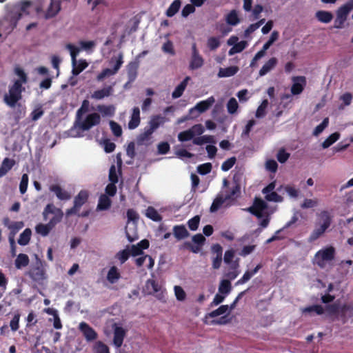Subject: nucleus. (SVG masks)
<instances>
[{
    "label": "nucleus",
    "mask_w": 353,
    "mask_h": 353,
    "mask_svg": "<svg viewBox=\"0 0 353 353\" xmlns=\"http://www.w3.org/2000/svg\"><path fill=\"white\" fill-rule=\"evenodd\" d=\"M239 68L237 66H230L225 68H220L218 77H229L234 76L239 71Z\"/></svg>",
    "instance_id": "nucleus-30"
},
{
    "label": "nucleus",
    "mask_w": 353,
    "mask_h": 353,
    "mask_svg": "<svg viewBox=\"0 0 353 353\" xmlns=\"http://www.w3.org/2000/svg\"><path fill=\"white\" fill-rule=\"evenodd\" d=\"M353 9V0L347 1L344 5L341 6L336 11V17L334 20V27L341 29L347 19L348 14Z\"/></svg>",
    "instance_id": "nucleus-8"
},
{
    "label": "nucleus",
    "mask_w": 353,
    "mask_h": 353,
    "mask_svg": "<svg viewBox=\"0 0 353 353\" xmlns=\"http://www.w3.org/2000/svg\"><path fill=\"white\" fill-rule=\"evenodd\" d=\"M194 134L190 129L181 132L178 134V140L181 142L193 141Z\"/></svg>",
    "instance_id": "nucleus-44"
},
{
    "label": "nucleus",
    "mask_w": 353,
    "mask_h": 353,
    "mask_svg": "<svg viewBox=\"0 0 353 353\" xmlns=\"http://www.w3.org/2000/svg\"><path fill=\"white\" fill-rule=\"evenodd\" d=\"M325 310L330 316H334L343 324L347 322L350 318H353V303H344L339 305L337 303L325 306Z\"/></svg>",
    "instance_id": "nucleus-2"
},
{
    "label": "nucleus",
    "mask_w": 353,
    "mask_h": 353,
    "mask_svg": "<svg viewBox=\"0 0 353 353\" xmlns=\"http://www.w3.org/2000/svg\"><path fill=\"white\" fill-rule=\"evenodd\" d=\"M314 312L319 315L324 313V309L321 305H313L303 309V312Z\"/></svg>",
    "instance_id": "nucleus-57"
},
{
    "label": "nucleus",
    "mask_w": 353,
    "mask_h": 353,
    "mask_svg": "<svg viewBox=\"0 0 353 353\" xmlns=\"http://www.w3.org/2000/svg\"><path fill=\"white\" fill-rule=\"evenodd\" d=\"M204 63L203 57L199 54L196 43L192 45V57L189 68L191 70H196L201 68Z\"/></svg>",
    "instance_id": "nucleus-12"
},
{
    "label": "nucleus",
    "mask_w": 353,
    "mask_h": 353,
    "mask_svg": "<svg viewBox=\"0 0 353 353\" xmlns=\"http://www.w3.org/2000/svg\"><path fill=\"white\" fill-rule=\"evenodd\" d=\"M277 63L278 60L276 58H270L267 62L265 63V64L259 70V75L261 77L265 75L276 65Z\"/></svg>",
    "instance_id": "nucleus-26"
},
{
    "label": "nucleus",
    "mask_w": 353,
    "mask_h": 353,
    "mask_svg": "<svg viewBox=\"0 0 353 353\" xmlns=\"http://www.w3.org/2000/svg\"><path fill=\"white\" fill-rule=\"evenodd\" d=\"M140 123V110L139 107H134L132 109V114L130 120L128 122L129 129L133 130L139 126Z\"/></svg>",
    "instance_id": "nucleus-19"
},
{
    "label": "nucleus",
    "mask_w": 353,
    "mask_h": 353,
    "mask_svg": "<svg viewBox=\"0 0 353 353\" xmlns=\"http://www.w3.org/2000/svg\"><path fill=\"white\" fill-rule=\"evenodd\" d=\"M181 2L180 0H174L166 10V15L168 17H173L176 14L181 7Z\"/></svg>",
    "instance_id": "nucleus-39"
},
{
    "label": "nucleus",
    "mask_w": 353,
    "mask_h": 353,
    "mask_svg": "<svg viewBox=\"0 0 353 353\" xmlns=\"http://www.w3.org/2000/svg\"><path fill=\"white\" fill-rule=\"evenodd\" d=\"M24 90L20 80H16L14 84L9 87L8 94L3 97V101L10 107H15L17 103L22 98V92Z\"/></svg>",
    "instance_id": "nucleus-4"
},
{
    "label": "nucleus",
    "mask_w": 353,
    "mask_h": 353,
    "mask_svg": "<svg viewBox=\"0 0 353 353\" xmlns=\"http://www.w3.org/2000/svg\"><path fill=\"white\" fill-rule=\"evenodd\" d=\"M121 278V274L116 266H112L110 268L108 274L107 280L112 284L115 283Z\"/></svg>",
    "instance_id": "nucleus-32"
},
{
    "label": "nucleus",
    "mask_w": 353,
    "mask_h": 353,
    "mask_svg": "<svg viewBox=\"0 0 353 353\" xmlns=\"http://www.w3.org/2000/svg\"><path fill=\"white\" fill-rule=\"evenodd\" d=\"M21 314L19 312H16L10 322V327L12 332H16L19 328V320Z\"/></svg>",
    "instance_id": "nucleus-49"
},
{
    "label": "nucleus",
    "mask_w": 353,
    "mask_h": 353,
    "mask_svg": "<svg viewBox=\"0 0 353 353\" xmlns=\"http://www.w3.org/2000/svg\"><path fill=\"white\" fill-rule=\"evenodd\" d=\"M50 190L54 192L57 197L60 200H69L71 197L70 193L62 189V188L59 185H50Z\"/></svg>",
    "instance_id": "nucleus-18"
},
{
    "label": "nucleus",
    "mask_w": 353,
    "mask_h": 353,
    "mask_svg": "<svg viewBox=\"0 0 353 353\" xmlns=\"http://www.w3.org/2000/svg\"><path fill=\"white\" fill-rule=\"evenodd\" d=\"M101 122V117L99 114L93 112L86 116L84 120H81V118L76 120L75 125L78 129L82 131H88L92 127L97 125Z\"/></svg>",
    "instance_id": "nucleus-9"
},
{
    "label": "nucleus",
    "mask_w": 353,
    "mask_h": 353,
    "mask_svg": "<svg viewBox=\"0 0 353 353\" xmlns=\"http://www.w3.org/2000/svg\"><path fill=\"white\" fill-rule=\"evenodd\" d=\"M79 329L87 341H93L98 338L97 332L85 322L80 323Z\"/></svg>",
    "instance_id": "nucleus-13"
},
{
    "label": "nucleus",
    "mask_w": 353,
    "mask_h": 353,
    "mask_svg": "<svg viewBox=\"0 0 353 353\" xmlns=\"http://www.w3.org/2000/svg\"><path fill=\"white\" fill-rule=\"evenodd\" d=\"M290 157V154L287 152L285 149L281 148L279 150L276 158L281 163H285Z\"/></svg>",
    "instance_id": "nucleus-62"
},
{
    "label": "nucleus",
    "mask_w": 353,
    "mask_h": 353,
    "mask_svg": "<svg viewBox=\"0 0 353 353\" xmlns=\"http://www.w3.org/2000/svg\"><path fill=\"white\" fill-rule=\"evenodd\" d=\"M125 334L126 332L122 327L114 325L113 344L117 348L122 345Z\"/></svg>",
    "instance_id": "nucleus-16"
},
{
    "label": "nucleus",
    "mask_w": 353,
    "mask_h": 353,
    "mask_svg": "<svg viewBox=\"0 0 353 353\" xmlns=\"http://www.w3.org/2000/svg\"><path fill=\"white\" fill-rule=\"evenodd\" d=\"M88 107L89 101L88 100H84L82 103L81 108L77 111V119L79 120L81 118L82 114L88 111Z\"/></svg>",
    "instance_id": "nucleus-61"
},
{
    "label": "nucleus",
    "mask_w": 353,
    "mask_h": 353,
    "mask_svg": "<svg viewBox=\"0 0 353 353\" xmlns=\"http://www.w3.org/2000/svg\"><path fill=\"white\" fill-rule=\"evenodd\" d=\"M226 22L231 26H236L240 22L237 12L235 10H232L227 15Z\"/></svg>",
    "instance_id": "nucleus-46"
},
{
    "label": "nucleus",
    "mask_w": 353,
    "mask_h": 353,
    "mask_svg": "<svg viewBox=\"0 0 353 353\" xmlns=\"http://www.w3.org/2000/svg\"><path fill=\"white\" fill-rule=\"evenodd\" d=\"M61 10L60 0H50L45 12V18L50 19L55 17Z\"/></svg>",
    "instance_id": "nucleus-15"
},
{
    "label": "nucleus",
    "mask_w": 353,
    "mask_h": 353,
    "mask_svg": "<svg viewBox=\"0 0 353 353\" xmlns=\"http://www.w3.org/2000/svg\"><path fill=\"white\" fill-rule=\"evenodd\" d=\"M89 199V192L86 190H81L74 198V205L72 208L67 209L66 216L77 214L81 208L85 204Z\"/></svg>",
    "instance_id": "nucleus-7"
},
{
    "label": "nucleus",
    "mask_w": 353,
    "mask_h": 353,
    "mask_svg": "<svg viewBox=\"0 0 353 353\" xmlns=\"http://www.w3.org/2000/svg\"><path fill=\"white\" fill-rule=\"evenodd\" d=\"M88 64L85 60H80L79 63L77 62L72 65V73L74 76L79 75L83 70L88 67Z\"/></svg>",
    "instance_id": "nucleus-38"
},
{
    "label": "nucleus",
    "mask_w": 353,
    "mask_h": 353,
    "mask_svg": "<svg viewBox=\"0 0 353 353\" xmlns=\"http://www.w3.org/2000/svg\"><path fill=\"white\" fill-rule=\"evenodd\" d=\"M293 84L291 87V92L294 95L300 94L306 85V79L303 76H297L292 78Z\"/></svg>",
    "instance_id": "nucleus-14"
},
{
    "label": "nucleus",
    "mask_w": 353,
    "mask_h": 353,
    "mask_svg": "<svg viewBox=\"0 0 353 353\" xmlns=\"http://www.w3.org/2000/svg\"><path fill=\"white\" fill-rule=\"evenodd\" d=\"M231 283L229 280H223L219 285V292L221 294H228L231 291Z\"/></svg>",
    "instance_id": "nucleus-50"
},
{
    "label": "nucleus",
    "mask_w": 353,
    "mask_h": 353,
    "mask_svg": "<svg viewBox=\"0 0 353 353\" xmlns=\"http://www.w3.org/2000/svg\"><path fill=\"white\" fill-rule=\"evenodd\" d=\"M340 138V134L339 132H334L330 134L323 143L322 147L323 148H327L333 143H334Z\"/></svg>",
    "instance_id": "nucleus-43"
},
{
    "label": "nucleus",
    "mask_w": 353,
    "mask_h": 353,
    "mask_svg": "<svg viewBox=\"0 0 353 353\" xmlns=\"http://www.w3.org/2000/svg\"><path fill=\"white\" fill-rule=\"evenodd\" d=\"M109 124L113 134L117 137H121L122 134L121 125L114 121H110Z\"/></svg>",
    "instance_id": "nucleus-56"
},
{
    "label": "nucleus",
    "mask_w": 353,
    "mask_h": 353,
    "mask_svg": "<svg viewBox=\"0 0 353 353\" xmlns=\"http://www.w3.org/2000/svg\"><path fill=\"white\" fill-rule=\"evenodd\" d=\"M227 199H225V197H223L222 195L219 194L214 199L210 210L211 212H216L219 208L222 206V205L224 203V202Z\"/></svg>",
    "instance_id": "nucleus-37"
},
{
    "label": "nucleus",
    "mask_w": 353,
    "mask_h": 353,
    "mask_svg": "<svg viewBox=\"0 0 353 353\" xmlns=\"http://www.w3.org/2000/svg\"><path fill=\"white\" fill-rule=\"evenodd\" d=\"M173 234L177 240H181L189 236L190 233L184 225H176L173 227Z\"/></svg>",
    "instance_id": "nucleus-20"
},
{
    "label": "nucleus",
    "mask_w": 353,
    "mask_h": 353,
    "mask_svg": "<svg viewBox=\"0 0 353 353\" xmlns=\"http://www.w3.org/2000/svg\"><path fill=\"white\" fill-rule=\"evenodd\" d=\"M164 123V117L160 115L153 116L150 121L148 122V125L145 127L149 131L151 132H154L161 124Z\"/></svg>",
    "instance_id": "nucleus-22"
},
{
    "label": "nucleus",
    "mask_w": 353,
    "mask_h": 353,
    "mask_svg": "<svg viewBox=\"0 0 353 353\" xmlns=\"http://www.w3.org/2000/svg\"><path fill=\"white\" fill-rule=\"evenodd\" d=\"M145 215L148 218L154 221H160L162 219V216L159 214L157 210L152 206L147 208Z\"/></svg>",
    "instance_id": "nucleus-40"
},
{
    "label": "nucleus",
    "mask_w": 353,
    "mask_h": 353,
    "mask_svg": "<svg viewBox=\"0 0 353 353\" xmlns=\"http://www.w3.org/2000/svg\"><path fill=\"white\" fill-rule=\"evenodd\" d=\"M234 256V251L233 250H228L225 251L224 254V262L227 264H230L231 269L236 270L239 268V260H236L232 261V259Z\"/></svg>",
    "instance_id": "nucleus-25"
},
{
    "label": "nucleus",
    "mask_w": 353,
    "mask_h": 353,
    "mask_svg": "<svg viewBox=\"0 0 353 353\" xmlns=\"http://www.w3.org/2000/svg\"><path fill=\"white\" fill-rule=\"evenodd\" d=\"M28 176L27 174H23L21 176V179L19 184V191L21 194H23L28 188Z\"/></svg>",
    "instance_id": "nucleus-59"
},
{
    "label": "nucleus",
    "mask_w": 353,
    "mask_h": 353,
    "mask_svg": "<svg viewBox=\"0 0 353 353\" xmlns=\"http://www.w3.org/2000/svg\"><path fill=\"white\" fill-rule=\"evenodd\" d=\"M111 205V201L106 195H101L99 198L97 208L100 210H108Z\"/></svg>",
    "instance_id": "nucleus-41"
},
{
    "label": "nucleus",
    "mask_w": 353,
    "mask_h": 353,
    "mask_svg": "<svg viewBox=\"0 0 353 353\" xmlns=\"http://www.w3.org/2000/svg\"><path fill=\"white\" fill-rule=\"evenodd\" d=\"M201 217L199 215H196L188 221V226L192 231H195L198 229Z\"/></svg>",
    "instance_id": "nucleus-52"
},
{
    "label": "nucleus",
    "mask_w": 353,
    "mask_h": 353,
    "mask_svg": "<svg viewBox=\"0 0 353 353\" xmlns=\"http://www.w3.org/2000/svg\"><path fill=\"white\" fill-rule=\"evenodd\" d=\"M24 227V223L23 221H14L9 225V230H10L9 235L15 236V234Z\"/></svg>",
    "instance_id": "nucleus-47"
},
{
    "label": "nucleus",
    "mask_w": 353,
    "mask_h": 353,
    "mask_svg": "<svg viewBox=\"0 0 353 353\" xmlns=\"http://www.w3.org/2000/svg\"><path fill=\"white\" fill-rule=\"evenodd\" d=\"M44 114V111L41 106H39L33 110L30 113L31 119L34 121L39 119Z\"/></svg>",
    "instance_id": "nucleus-63"
},
{
    "label": "nucleus",
    "mask_w": 353,
    "mask_h": 353,
    "mask_svg": "<svg viewBox=\"0 0 353 353\" xmlns=\"http://www.w3.org/2000/svg\"><path fill=\"white\" fill-rule=\"evenodd\" d=\"M268 203L260 198H255L253 205L248 208V211L258 219L264 216L263 212L268 208Z\"/></svg>",
    "instance_id": "nucleus-11"
},
{
    "label": "nucleus",
    "mask_w": 353,
    "mask_h": 353,
    "mask_svg": "<svg viewBox=\"0 0 353 353\" xmlns=\"http://www.w3.org/2000/svg\"><path fill=\"white\" fill-rule=\"evenodd\" d=\"M236 161L235 157H230L225 160L221 165V170L224 172H227L230 170Z\"/></svg>",
    "instance_id": "nucleus-55"
},
{
    "label": "nucleus",
    "mask_w": 353,
    "mask_h": 353,
    "mask_svg": "<svg viewBox=\"0 0 353 353\" xmlns=\"http://www.w3.org/2000/svg\"><path fill=\"white\" fill-rule=\"evenodd\" d=\"M228 308L229 306L228 305H222L216 310H214L210 312L208 315L211 318H214L226 313L228 310Z\"/></svg>",
    "instance_id": "nucleus-51"
},
{
    "label": "nucleus",
    "mask_w": 353,
    "mask_h": 353,
    "mask_svg": "<svg viewBox=\"0 0 353 353\" xmlns=\"http://www.w3.org/2000/svg\"><path fill=\"white\" fill-rule=\"evenodd\" d=\"M97 109L103 117H112L115 113V107L113 105H99Z\"/></svg>",
    "instance_id": "nucleus-29"
},
{
    "label": "nucleus",
    "mask_w": 353,
    "mask_h": 353,
    "mask_svg": "<svg viewBox=\"0 0 353 353\" xmlns=\"http://www.w3.org/2000/svg\"><path fill=\"white\" fill-rule=\"evenodd\" d=\"M268 105V101L267 99H264L261 105L258 107L256 111V117L257 118L263 117L265 114V110Z\"/></svg>",
    "instance_id": "nucleus-53"
},
{
    "label": "nucleus",
    "mask_w": 353,
    "mask_h": 353,
    "mask_svg": "<svg viewBox=\"0 0 353 353\" xmlns=\"http://www.w3.org/2000/svg\"><path fill=\"white\" fill-rule=\"evenodd\" d=\"M316 17L320 22L328 23L333 19V14L329 11L319 10L316 12Z\"/></svg>",
    "instance_id": "nucleus-33"
},
{
    "label": "nucleus",
    "mask_w": 353,
    "mask_h": 353,
    "mask_svg": "<svg viewBox=\"0 0 353 353\" xmlns=\"http://www.w3.org/2000/svg\"><path fill=\"white\" fill-rule=\"evenodd\" d=\"M50 214H53V217L47 224L39 223L35 227L36 232L43 236H47L55 225L62 221L63 216L62 210L57 208L53 203H48L45 207L43 212V219L47 220Z\"/></svg>",
    "instance_id": "nucleus-1"
},
{
    "label": "nucleus",
    "mask_w": 353,
    "mask_h": 353,
    "mask_svg": "<svg viewBox=\"0 0 353 353\" xmlns=\"http://www.w3.org/2000/svg\"><path fill=\"white\" fill-rule=\"evenodd\" d=\"M248 46L246 41H241L240 42L235 43L233 46L230 49L229 55H233L236 53L241 52Z\"/></svg>",
    "instance_id": "nucleus-36"
},
{
    "label": "nucleus",
    "mask_w": 353,
    "mask_h": 353,
    "mask_svg": "<svg viewBox=\"0 0 353 353\" xmlns=\"http://www.w3.org/2000/svg\"><path fill=\"white\" fill-rule=\"evenodd\" d=\"M335 249L332 246L319 250L314 256L315 263L321 268H324L327 262L334 259Z\"/></svg>",
    "instance_id": "nucleus-6"
},
{
    "label": "nucleus",
    "mask_w": 353,
    "mask_h": 353,
    "mask_svg": "<svg viewBox=\"0 0 353 353\" xmlns=\"http://www.w3.org/2000/svg\"><path fill=\"white\" fill-rule=\"evenodd\" d=\"M139 68V61H130L126 65L127 74L128 78V83H132L137 77V71Z\"/></svg>",
    "instance_id": "nucleus-17"
},
{
    "label": "nucleus",
    "mask_w": 353,
    "mask_h": 353,
    "mask_svg": "<svg viewBox=\"0 0 353 353\" xmlns=\"http://www.w3.org/2000/svg\"><path fill=\"white\" fill-rule=\"evenodd\" d=\"M214 102L215 99L212 96L208 98L206 100H203L197 103L194 108L200 113H203L208 110L214 104Z\"/></svg>",
    "instance_id": "nucleus-21"
},
{
    "label": "nucleus",
    "mask_w": 353,
    "mask_h": 353,
    "mask_svg": "<svg viewBox=\"0 0 353 353\" xmlns=\"http://www.w3.org/2000/svg\"><path fill=\"white\" fill-rule=\"evenodd\" d=\"M14 164V160L9 158H5L3 160L1 165L0 167V177H2L4 175H6L7 172L12 168Z\"/></svg>",
    "instance_id": "nucleus-28"
},
{
    "label": "nucleus",
    "mask_w": 353,
    "mask_h": 353,
    "mask_svg": "<svg viewBox=\"0 0 353 353\" xmlns=\"http://www.w3.org/2000/svg\"><path fill=\"white\" fill-rule=\"evenodd\" d=\"M265 199L268 201L281 202L283 197L278 194L276 192H272L265 194Z\"/></svg>",
    "instance_id": "nucleus-60"
},
{
    "label": "nucleus",
    "mask_w": 353,
    "mask_h": 353,
    "mask_svg": "<svg viewBox=\"0 0 353 353\" xmlns=\"http://www.w3.org/2000/svg\"><path fill=\"white\" fill-rule=\"evenodd\" d=\"M145 287L150 293H157L161 290V286L153 279H148Z\"/></svg>",
    "instance_id": "nucleus-45"
},
{
    "label": "nucleus",
    "mask_w": 353,
    "mask_h": 353,
    "mask_svg": "<svg viewBox=\"0 0 353 353\" xmlns=\"http://www.w3.org/2000/svg\"><path fill=\"white\" fill-rule=\"evenodd\" d=\"M239 108L238 103L235 98H230L227 103V109L230 114H234Z\"/></svg>",
    "instance_id": "nucleus-54"
},
{
    "label": "nucleus",
    "mask_w": 353,
    "mask_h": 353,
    "mask_svg": "<svg viewBox=\"0 0 353 353\" xmlns=\"http://www.w3.org/2000/svg\"><path fill=\"white\" fill-rule=\"evenodd\" d=\"M93 353H110L109 347L101 341H96L92 346Z\"/></svg>",
    "instance_id": "nucleus-34"
},
{
    "label": "nucleus",
    "mask_w": 353,
    "mask_h": 353,
    "mask_svg": "<svg viewBox=\"0 0 353 353\" xmlns=\"http://www.w3.org/2000/svg\"><path fill=\"white\" fill-rule=\"evenodd\" d=\"M32 5L30 1H21L14 5V9L16 12L10 17V23L12 26V29L17 27L19 20L21 18L23 14H29L28 9Z\"/></svg>",
    "instance_id": "nucleus-10"
},
{
    "label": "nucleus",
    "mask_w": 353,
    "mask_h": 353,
    "mask_svg": "<svg viewBox=\"0 0 353 353\" xmlns=\"http://www.w3.org/2000/svg\"><path fill=\"white\" fill-rule=\"evenodd\" d=\"M32 235V230L30 228H26L20 234L18 239V243L20 245H26L29 243Z\"/></svg>",
    "instance_id": "nucleus-35"
},
{
    "label": "nucleus",
    "mask_w": 353,
    "mask_h": 353,
    "mask_svg": "<svg viewBox=\"0 0 353 353\" xmlns=\"http://www.w3.org/2000/svg\"><path fill=\"white\" fill-rule=\"evenodd\" d=\"M319 221L316 223L315 229L311 232L308 241L312 243L321 236L330 228L332 223V217L329 212L323 210L319 214Z\"/></svg>",
    "instance_id": "nucleus-3"
},
{
    "label": "nucleus",
    "mask_w": 353,
    "mask_h": 353,
    "mask_svg": "<svg viewBox=\"0 0 353 353\" xmlns=\"http://www.w3.org/2000/svg\"><path fill=\"white\" fill-rule=\"evenodd\" d=\"M212 168V166L210 163H205L199 165L197 167V172L201 175H205L211 172Z\"/></svg>",
    "instance_id": "nucleus-58"
},
{
    "label": "nucleus",
    "mask_w": 353,
    "mask_h": 353,
    "mask_svg": "<svg viewBox=\"0 0 353 353\" xmlns=\"http://www.w3.org/2000/svg\"><path fill=\"white\" fill-rule=\"evenodd\" d=\"M329 124V118H325L323 121L318 125L313 131L314 136H319L327 126Z\"/></svg>",
    "instance_id": "nucleus-48"
},
{
    "label": "nucleus",
    "mask_w": 353,
    "mask_h": 353,
    "mask_svg": "<svg viewBox=\"0 0 353 353\" xmlns=\"http://www.w3.org/2000/svg\"><path fill=\"white\" fill-rule=\"evenodd\" d=\"M46 263L39 259H37L36 262L30 267L27 274L34 282L41 284L47 279L46 270L45 269Z\"/></svg>",
    "instance_id": "nucleus-5"
},
{
    "label": "nucleus",
    "mask_w": 353,
    "mask_h": 353,
    "mask_svg": "<svg viewBox=\"0 0 353 353\" xmlns=\"http://www.w3.org/2000/svg\"><path fill=\"white\" fill-rule=\"evenodd\" d=\"M220 46V41L218 38L212 37L208 40V46L211 50H214Z\"/></svg>",
    "instance_id": "nucleus-64"
},
{
    "label": "nucleus",
    "mask_w": 353,
    "mask_h": 353,
    "mask_svg": "<svg viewBox=\"0 0 353 353\" xmlns=\"http://www.w3.org/2000/svg\"><path fill=\"white\" fill-rule=\"evenodd\" d=\"M190 79V77H186L174 89L172 93L173 99H177L182 96L184 90H185L188 81Z\"/></svg>",
    "instance_id": "nucleus-23"
},
{
    "label": "nucleus",
    "mask_w": 353,
    "mask_h": 353,
    "mask_svg": "<svg viewBox=\"0 0 353 353\" xmlns=\"http://www.w3.org/2000/svg\"><path fill=\"white\" fill-rule=\"evenodd\" d=\"M262 264L259 263L252 270L246 271L243 275V276L239 280L237 281L236 285H242L248 281L252 278V276H253L258 272V271L262 268Z\"/></svg>",
    "instance_id": "nucleus-24"
},
{
    "label": "nucleus",
    "mask_w": 353,
    "mask_h": 353,
    "mask_svg": "<svg viewBox=\"0 0 353 353\" xmlns=\"http://www.w3.org/2000/svg\"><path fill=\"white\" fill-rule=\"evenodd\" d=\"M30 262L29 257L27 254L21 253L15 259L14 265L17 269H21L22 268L26 267Z\"/></svg>",
    "instance_id": "nucleus-31"
},
{
    "label": "nucleus",
    "mask_w": 353,
    "mask_h": 353,
    "mask_svg": "<svg viewBox=\"0 0 353 353\" xmlns=\"http://www.w3.org/2000/svg\"><path fill=\"white\" fill-rule=\"evenodd\" d=\"M152 132L149 131L145 128L144 132L141 133L137 138V142L138 145H143L145 142L148 141L151 137Z\"/></svg>",
    "instance_id": "nucleus-42"
},
{
    "label": "nucleus",
    "mask_w": 353,
    "mask_h": 353,
    "mask_svg": "<svg viewBox=\"0 0 353 353\" xmlns=\"http://www.w3.org/2000/svg\"><path fill=\"white\" fill-rule=\"evenodd\" d=\"M113 92V88L111 85H109L108 87H105L101 90H97L93 92L92 94V97L95 99H102L105 97H109L112 94V92Z\"/></svg>",
    "instance_id": "nucleus-27"
}]
</instances>
